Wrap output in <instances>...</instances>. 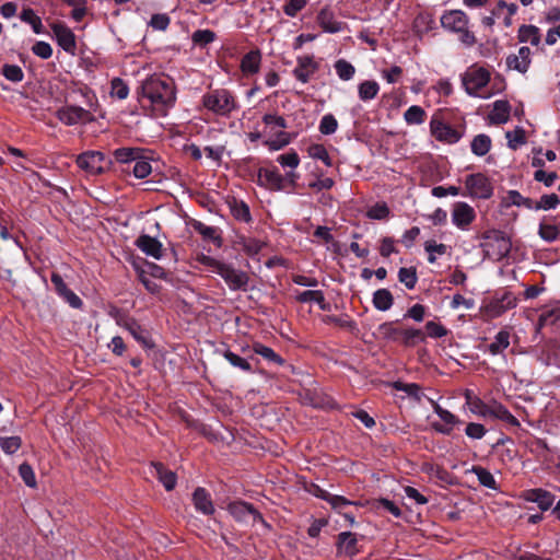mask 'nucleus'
I'll return each instance as SVG.
<instances>
[{
    "label": "nucleus",
    "instance_id": "5",
    "mask_svg": "<svg viewBox=\"0 0 560 560\" xmlns=\"http://www.w3.org/2000/svg\"><path fill=\"white\" fill-rule=\"evenodd\" d=\"M201 103L206 109L219 116H229L237 108L233 93L226 89L208 91L202 95Z\"/></svg>",
    "mask_w": 560,
    "mask_h": 560
},
{
    "label": "nucleus",
    "instance_id": "60",
    "mask_svg": "<svg viewBox=\"0 0 560 560\" xmlns=\"http://www.w3.org/2000/svg\"><path fill=\"white\" fill-rule=\"evenodd\" d=\"M19 475L27 487L35 488L36 477L32 466L27 463H23L19 467Z\"/></svg>",
    "mask_w": 560,
    "mask_h": 560
},
{
    "label": "nucleus",
    "instance_id": "30",
    "mask_svg": "<svg viewBox=\"0 0 560 560\" xmlns=\"http://www.w3.org/2000/svg\"><path fill=\"white\" fill-rule=\"evenodd\" d=\"M252 349L255 354L262 357L269 363L279 366L285 363V360L281 355L275 352L270 347H267L260 342H254Z\"/></svg>",
    "mask_w": 560,
    "mask_h": 560
},
{
    "label": "nucleus",
    "instance_id": "25",
    "mask_svg": "<svg viewBox=\"0 0 560 560\" xmlns=\"http://www.w3.org/2000/svg\"><path fill=\"white\" fill-rule=\"evenodd\" d=\"M511 105L505 100H498L493 103V109L489 114V119L493 125L505 124L510 118Z\"/></svg>",
    "mask_w": 560,
    "mask_h": 560
},
{
    "label": "nucleus",
    "instance_id": "17",
    "mask_svg": "<svg viewBox=\"0 0 560 560\" xmlns=\"http://www.w3.org/2000/svg\"><path fill=\"white\" fill-rule=\"evenodd\" d=\"M58 45L68 54L74 55L77 42L74 33L63 23H55L51 25Z\"/></svg>",
    "mask_w": 560,
    "mask_h": 560
},
{
    "label": "nucleus",
    "instance_id": "9",
    "mask_svg": "<svg viewBox=\"0 0 560 560\" xmlns=\"http://www.w3.org/2000/svg\"><path fill=\"white\" fill-rule=\"evenodd\" d=\"M465 187L470 198L490 199L493 186L490 178L482 173L469 174L465 178Z\"/></svg>",
    "mask_w": 560,
    "mask_h": 560
},
{
    "label": "nucleus",
    "instance_id": "28",
    "mask_svg": "<svg viewBox=\"0 0 560 560\" xmlns=\"http://www.w3.org/2000/svg\"><path fill=\"white\" fill-rule=\"evenodd\" d=\"M425 334L421 329L417 328H401L400 330V342L407 348L415 347L419 342L425 341Z\"/></svg>",
    "mask_w": 560,
    "mask_h": 560
},
{
    "label": "nucleus",
    "instance_id": "61",
    "mask_svg": "<svg viewBox=\"0 0 560 560\" xmlns=\"http://www.w3.org/2000/svg\"><path fill=\"white\" fill-rule=\"evenodd\" d=\"M375 508L378 509V510H384L388 513H390L393 516L395 517H400L401 516V510L399 509L398 505L395 504V502H393L392 500L389 499H386V498H380L375 501Z\"/></svg>",
    "mask_w": 560,
    "mask_h": 560
},
{
    "label": "nucleus",
    "instance_id": "58",
    "mask_svg": "<svg viewBox=\"0 0 560 560\" xmlns=\"http://www.w3.org/2000/svg\"><path fill=\"white\" fill-rule=\"evenodd\" d=\"M389 208L385 202H376L374 206L369 208L366 215L373 220H383L388 218Z\"/></svg>",
    "mask_w": 560,
    "mask_h": 560
},
{
    "label": "nucleus",
    "instance_id": "39",
    "mask_svg": "<svg viewBox=\"0 0 560 560\" xmlns=\"http://www.w3.org/2000/svg\"><path fill=\"white\" fill-rule=\"evenodd\" d=\"M510 346V334L506 330H500L494 340L488 346L491 354L497 355L502 353Z\"/></svg>",
    "mask_w": 560,
    "mask_h": 560
},
{
    "label": "nucleus",
    "instance_id": "1",
    "mask_svg": "<svg viewBox=\"0 0 560 560\" xmlns=\"http://www.w3.org/2000/svg\"><path fill=\"white\" fill-rule=\"evenodd\" d=\"M143 148L122 147L114 150L113 160L106 161L101 151H86L78 155V166L91 175H98L106 170H114L121 176L133 175L143 179L152 172V166Z\"/></svg>",
    "mask_w": 560,
    "mask_h": 560
},
{
    "label": "nucleus",
    "instance_id": "43",
    "mask_svg": "<svg viewBox=\"0 0 560 560\" xmlns=\"http://www.w3.org/2000/svg\"><path fill=\"white\" fill-rule=\"evenodd\" d=\"M194 229L198 232L205 240L212 241L218 246H221L222 240L217 233V229L214 226L206 225L200 221H196L194 223Z\"/></svg>",
    "mask_w": 560,
    "mask_h": 560
},
{
    "label": "nucleus",
    "instance_id": "55",
    "mask_svg": "<svg viewBox=\"0 0 560 560\" xmlns=\"http://www.w3.org/2000/svg\"><path fill=\"white\" fill-rule=\"evenodd\" d=\"M338 128V121L332 114H326L322 117L319 122V131L323 135H332Z\"/></svg>",
    "mask_w": 560,
    "mask_h": 560
},
{
    "label": "nucleus",
    "instance_id": "20",
    "mask_svg": "<svg viewBox=\"0 0 560 560\" xmlns=\"http://www.w3.org/2000/svg\"><path fill=\"white\" fill-rule=\"evenodd\" d=\"M441 24L444 28L456 33L463 31L464 26H468V16L462 10L447 11L441 16Z\"/></svg>",
    "mask_w": 560,
    "mask_h": 560
},
{
    "label": "nucleus",
    "instance_id": "46",
    "mask_svg": "<svg viewBox=\"0 0 560 560\" xmlns=\"http://www.w3.org/2000/svg\"><path fill=\"white\" fill-rule=\"evenodd\" d=\"M307 153L311 158L315 160H320L326 166L330 167L332 165L331 158L327 151V149L319 143L311 144L307 149Z\"/></svg>",
    "mask_w": 560,
    "mask_h": 560
},
{
    "label": "nucleus",
    "instance_id": "51",
    "mask_svg": "<svg viewBox=\"0 0 560 560\" xmlns=\"http://www.w3.org/2000/svg\"><path fill=\"white\" fill-rule=\"evenodd\" d=\"M398 280L404 283L407 289L412 290L418 282L416 268H400L398 271Z\"/></svg>",
    "mask_w": 560,
    "mask_h": 560
},
{
    "label": "nucleus",
    "instance_id": "10",
    "mask_svg": "<svg viewBox=\"0 0 560 560\" xmlns=\"http://www.w3.org/2000/svg\"><path fill=\"white\" fill-rule=\"evenodd\" d=\"M57 118L66 126L77 124H90L95 120L93 114L83 107L75 105H66L57 110Z\"/></svg>",
    "mask_w": 560,
    "mask_h": 560
},
{
    "label": "nucleus",
    "instance_id": "18",
    "mask_svg": "<svg viewBox=\"0 0 560 560\" xmlns=\"http://www.w3.org/2000/svg\"><path fill=\"white\" fill-rule=\"evenodd\" d=\"M522 498L527 502L536 503L541 511H548L552 506L556 495L545 489L534 488L525 490Z\"/></svg>",
    "mask_w": 560,
    "mask_h": 560
},
{
    "label": "nucleus",
    "instance_id": "48",
    "mask_svg": "<svg viewBox=\"0 0 560 560\" xmlns=\"http://www.w3.org/2000/svg\"><path fill=\"white\" fill-rule=\"evenodd\" d=\"M316 179L308 183V188L314 191L329 190L334 187L335 180L330 177H324L323 171H316Z\"/></svg>",
    "mask_w": 560,
    "mask_h": 560
},
{
    "label": "nucleus",
    "instance_id": "4",
    "mask_svg": "<svg viewBox=\"0 0 560 560\" xmlns=\"http://www.w3.org/2000/svg\"><path fill=\"white\" fill-rule=\"evenodd\" d=\"M481 238L483 242L480 244L485 257L493 260H501L505 258L511 249L512 243L505 232L501 230H487L482 233Z\"/></svg>",
    "mask_w": 560,
    "mask_h": 560
},
{
    "label": "nucleus",
    "instance_id": "19",
    "mask_svg": "<svg viewBox=\"0 0 560 560\" xmlns=\"http://www.w3.org/2000/svg\"><path fill=\"white\" fill-rule=\"evenodd\" d=\"M318 63L313 56H301L296 59V67L293 69V75L302 83H307L311 77L317 71Z\"/></svg>",
    "mask_w": 560,
    "mask_h": 560
},
{
    "label": "nucleus",
    "instance_id": "14",
    "mask_svg": "<svg viewBox=\"0 0 560 560\" xmlns=\"http://www.w3.org/2000/svg\"><path fill=\"white\" fill-rule=\"evenodd\" d=\"M50 281L54 284L56 293L66 303H68L72 308L81 310L83 306V301L79 295H77L72 290L68 288L62 277L52 272L50 276Z\"/></svg>",
    "mask_w": 560,
    "mask_h": 560
},
{
    "label": "nucleus",
    "instance_id": "63",
    "mask_svg": "<svg viewBox=\"0 0 560 560\" xmlns=\"http://www.w3.org/2000/svg\"><path fill=\"white\" fill-rule=\"evenodd\" d=\"M306 0H289L283 5V12L290 18H295L298 13L306 7Z\"/></svg>",
    "mask_w": 560,
    "mask_h": 560
},
{
    "label": "nucleus",
    "instance_id": "12",
    "mask_svg": "<svg viewBox=\"0 0 560 560\" xmlns=\"http://www.w3.org/2000/svg\"><path fill=\"white\" fill-rule=\"evenodd\" d=\"M427 399L429 400V402L431 404L432 408H433V411L440 417V419L444 422L443 423H440V422H433L432 423V428L434 429V431L439 432V433H442V434H451L452 430H453V427L455 424H458L460 423V420L454 415L452 413L451 411H448L447 409H444L442 408L435 400H433L432 398H429L427 397Z\"/></svg>",
    "mask_w": 560,
    "mask_h": 560
},
{
    "label": "nucleus",
    "instance_id": "13",
    "mask_svg": "<svg viewBox=\"0 0 560 560\" xmlns=\"http://www.w3.org/2000/svg\"><path fill=\"white\" fill-rule=\"evenodd\" d=\"M257 184L269 190H284L282 174L277 166L260 167L257 174Z\"/></svg>",
    "mask_w": 560,
    "mask_h": 560
},
{
    "label": "nucleus",
    "instance_id": "23",
    "mask_svg": "<svg viewBox=\"0 0 560 560\" xmlns=\"http://www.w3.org/2000/svg\"><path fill=\"white\" fill-rule=\"evenodd\" d=\"M530 49L527 46H522L518 49V55H510L506 58V65L510 69L525 73L530 66Z\"/></svg>",
    "mask_w": 560,
    "mask_h": 560
},
{
    "label": "nucleus",
    "instance_id": "36",
    "mask_svg": "<svg viewBox=\"0 0 560 560\" xmlns=\"http://www.w3.org/2000/svg\"><path fill=\"white\" fill-rule=\"evenodd\" d=\"M491 138L486 133H479L474 137L470 149L471 152L477 156L486 155L491 149Z\"/></svg>",
    "mask_w": 560,
    "mask_h": 560
},
{
    "label": "nucleus",
    "instance_id": "26",
    "mask_svg": "<svg viewBox=\"0 0 560 560\" xmlns=\"http://www.w3.org/2000/svg\"><path fill=\"white\" fill-rule=\"evenodd\" d=\"M154 475L164 486L166 491H172L176 486V474L167 469L162 463H152Z\"/></svg>",
    "mask_w": 560,
    "mask_h": 560
},
{
    "label": "nucleus",
    "instance_id": "2",
    "mask_svg": "<svg viewBox=\"0 0 560 560\" xmlns=\"http://www.w3.org/2000/svg\"><path fill=\"white\" fill-rule=\"evenodd\" d=\"M138 94L143 106L147 102L156 116H165L176 102L175 82L170 77L154 74L142 82Z\"/></svg>",
    "mask_w": 560,
    "mask_h": 560
},
{
    "label": "nucleus",
    "instance_id": "62",
    "mask_svg": "<svg viewBox=\"0 0 560 560\" xmlns=\"http://www.w3.org/2000/svg\"><path fill=\"white\" fill-rule=\"evenodd\" d=\"M295 300L300 303H308V302H323V291L320 290H307L300 292Z\"/></svg>",
    "mask_w": 560,
    "mask_h": 560
},
{
    "label": "nucleus",
    "instance_id": "47",
    "mask_svg": "<svg viewBox=\"0 0 560 560\" xmlns=\"http://www.w3.org/2000/svg\"><path fill=\"white\" fill-rule=\"evenodd\" d=\"M21 20L27 24H30L33 28V32L35 34H42L43 33V23L39 16L36 15L33 9L27 8L23 9L21 12Z\"/></svg>",
    "mask_w": 560,
    "mask_h": 560
},
{
    "label": "nucleus",
    "instance_id": "16",
    "mask_svg": "<svg viewBox=\"0 0 560 560\" xmlns=\"http://www.w3.org/2000/svg\"><path fill=\"white\" fill-rule=\"evenodd\" d=\"M476 212L471 206L466 202H456L452 211V222L459 230L466 231L475 221Z\"/></svg>",
    "mask_w": 560,
    "mask_h": 560
},
{
    "label": "nucleus",
    "instance_id": "37",
    "mask_svg": "<svg viewBox=\"0 0 560 560\" xmlns=\"http://www.w3.org/2000/svg\"><path fill=\"white\" fill-rule=\"evenodd\" d=\"M323 322L325 324H332L340 328L347 329L350 332H354L358 330L357 323L347 314L342 316H336V315H326L323 318Z\"/></svg>",
    "mask_w": 560,
    "mask_h": 560
},
{
    "label": "nucleus",
    "instance_id": "49",
    "mask_svg": "<svg viewBox=\"0 0 560 560\" xmlns=\"http://www.w3.org/2000/svg\"><path fill=\"white\" fill-rule=\"evenodd\" d=\"M334 67H335V70H336L338 77L342 81L351 80L355 73V68L353 67V65H351L349 61H347L345 59H338L335 62Z\"/></svg>",
    "mask_w": 560,
    "mask_h": 560
},
{
    "label": "nucleus",
    "instance_id": "64",
    "mask_svg": "<svg viewBox=\"0 0 560 560\" xmlns=\"http://www.w3.org/2000/svg\"><path fill=\"white\" fill-rule=\"evenodd\" d=\"M32 51L35 56L42 59H49L52 56V48L50 44L43 40L36 42L32 47Z\"/></svg>",
    "mask_w": 560,
    "mask_h": 560
},
{
    "label": "nucleus",
    "instance_id": "11",
    "mask_svg": "<svg viewBox=\"0 0 560 560\" xmlns=\"http://www.w3.org/2000/svg\"><path fill=\"white\" fill-rule=\"evenodd\" d=\"M219 270L218 275L225 281L230 290H247L249 277L245 271L235 269L232 265L225 262Z\"/></svg>",
    "mask_w": 560,
    "mask_h": 560
},
{
    "label": "nucleus",
    "instance_id": "8",
    "mask_svg": "<svg viewBox=\"0 0 560 560\" xmlns=\"http://www.w3.org/2000/svg\"><path fill=\"white\" fill-rule=\"evenodd\" d=\"M490 81V72L476 65L469 67L466 72L462 75V83L467 92L471 96L479 95L478 92L483 89Z\"/></svg>",
    "mask_w": 560,
    "mask_h": 560
},
{
    "label": "nucleus",
    "instance_id": "57",
    "mask_svg": "<svg viewBox=\"0 0 560 560\" xmlns=\"http://www.w3.org/2000/svg\"><path fill=\"white\" fill-rule=\"evenodd\" d=\"M2 74L4 78L12 82H21L24 79V72L20 66L4 65L2 67Z\"/></svg>",
    "mask_w": 560,
    "mask_h": 560
},
{
    "label": "nucleus",
    "instance_id": "53",
    "mask_svg": "<svg viewBox=\"0 0 560 560\" xmlns=\"http://www.w3.org/2000/svg\"><path fill=\"white\" fill-rule=\"evenodd\" d=\"M424 250L429 254L428 261L430 264H434L436 261L434 254L445 255L447 252V246L443 243L438 244L434 241H427L424 243Z\"/></svg>",
    "mask_w": 560,
    "mask_h": 560
},
{
    "label": "nucleus",
    "instance_id": "24",
    "mask_svg": "<svg viewBox=\"0 0 560 560\" xmlns=\"http://www.w3.org/2000/svg\"><path fill=\"white\" fill-rule=\"evenodd\" d=\"M192 502L195 509L205 514L211 515L214 513V505L211 500L210 493L201 487H198L192 493Z\"/></svg>",
    "mask_w": 560,
    "mask_h": 560
},
{
    "label": "nucleus",
    "instance_id": "3",
    "mask_svg": "<svg viewBox=\"0 0 560 560\" xmlns=\"http://www.w3.org/2000/svg\"><path fill=\"white\" fill-rule=\"evenodd\" d=\"M108 315L119 327L126 329L143 349L151 350L155 347L149 329L142 326L138 319L130 316L126 311L112 306L108 311Z\"/></svg>",
    "mask_w": 560,
    "mask_h": 560
},
{
    "label": "nucleus",
    "instance_id": "32",
    "mask_svg": "<svg viewBox=\"0 0 560 560\" xmlns=\"http://www.w3.org/2000/svg\"><path fill=\"white\" fill-rule=\"evenodd\" d=\"M317 19L320 27L327 33H338L342 30L343 23L336 21L332 13L326 9L320 10Z\"/></svg>",
    "mask_w": 560,
    "mask_h": 560
},
{
    "label": "nucleus",
    "instance_id": "52",
    "mask_svg": "<svg viewBox=\"0 0 560 560\" xmlns=\"http://www.w3.org/2000/svg\"><path fill=\"white\" fill-rule=\"evenodd\" d=\"M560 205V198L557 194H546L540 197L537 201L536 211L538 210H552L556 209Z\"/></svg>",
    "mask_w": 560,
    "mask_h": 560
},
{
    "label": "nucleus",
    "instance_id": "33",
    "mask_svg": "<svg viewBox=\"0 0 560 560\" xmlns=\"http://www.w3.org/2000/svg\"><path fill=\"white\" fill-rule=\"evenodd\" d=\"M373 306L382 312L388 311L394 304V296L388 289H378L373 293Z\"/></svg>",
    "mask_w": 560,
    "mask_h": 560
},
{
    "label": "nucleus",
    "instance_id": "50",
    "mask_svg": "<svg viewBox=\"0 0 560 560\" xmlns=\"http://www.w3.org/2000/svg\"><path fill=\"white\" fill-rule=\"evenodd\" d=\"M215 37V33L211 30H197L192 33L191 40L196 46L206 47L214 42Z\"/></svg>",
    "mask_w": 560,
    "mask_h": 560
},
{
    "label": "nucleus",
    "instance_id": "35",
    "mask_svg": "<svg viewBox=\"0 0 560 560\" xmlns=\"http://www.w3.org/2000/svg\"><path fill=\"white\" fill-rule=\"evenodd\" d=\"M488 417L500 419L513 427L520 425V421L516 419V417H514L502 404H494L493 406H490V412Z\"/></svg>",
    "mask_w": 560,
    "mask_h": 560
},
{
    "label": "nucleus",
    "instance_id": "34",
    "mask_svg": "<svg viewBox=\"0 0 560 560\" xmlns=\"http://www.w3.org/2000/svg\"><path fill=\"white\" fill-rule=\"evenodd\" d=\"M400 330L398 327V320L385 322L377 327L378 335L387 340L398 342L400 340Z\"/></svg>",
    "mask_w": 560,
    "mask_h": 560
},
{
    "label": "nucleus",
    "instance_id": "40",
    "mask_svg": "<svg viewBox=\"0 0 560 560\" xmlns=\"http://www.w3.org/2000/svg\"><path fill=\"white\" fill-rule=\"evenodd\" d=\"M471 471L477 476L478 481L481 486L492 489V490L499 489V486H498L493 475L485 467L472 466Z\"/></svg>",
    "mask_w": 560,
    "mask_h": 560
},
{
    "label": "nucleus",
    "instance_id": "44",
    "mask_svg": "<svg viewBox=\"0 0 560 560\" xmlns=\"http://www.w3.org/2000/svg\"><path fill=\"white\" fill-rule=\"evenodd\" d=\"M394 388L396 390L406 393L409 397H412L417 401H421L422 397H425L421 386L417 383L395 382Z\"/></svg>",
    "mask_w": 560,
    "mask_h": 560
},
{
    "label": "nucleus",
    "instance_id": "42",
    "mask_svg": "<svg viewBox=\"0 0 560 560\" xmlns=\"http://www.w3.org/2000/svg\"><path fill=\"white\" fill-rule=\"evenodd\" d=\"M231 213L234 217V219L241 222L248 223L252 221L249 207L243 200H233V202L231 203Z\"/></svg>",
    "mask_w": 560,
    "mask_h": 560
},
{
    "label": "nucleus",
    "instance_id": "38",
    "mask_svg": "<svg viewBox=\"0 0 560 560\" xmlns=\"http://www.w3.org/2000/svg\"><path fill=\"white\" fill-rule=\"evenodd\" d=\"M380 91V84L374 80H365L358 86L359 98L363 102L373 100Z\"/></svg>",
    "mask_w": 560,
    "mask_h": 560
},
{
    "label": "nucleus",
    "instance_id": "59",
    "mask_svg": "<svg viewBox=\"0 0 560 560\" xmlns=\"http://www.w3.org/2000/svg\"><path fill=\"white\" fill-rule=\"evenodd\" d=\"M238 243L242 245L244 252L250 256L258 254L264 247L262 242L253 237H242Z\"/></svg>",
    "mask_w": 560,
    "mask_h": 560
},
{
    "label": "nucleus",
    "instance_id": "15",
    "mask_svg": "<svg viewBox=\"0 0 560 560\" xmlns=\"http://www.w3.org/2000/svg\"><path fill=\"white\" fill-rule=\"evenodd\" d=\"M335 545L338 556L353 558L360 552L358 535L352 532L339 533Z\"/></svg>",
    "mask_w": 560,
    "mask_h": 560
},
{
    "label": "nucleus",
    "instance_id": "7",
    "mask_svg": "<svg viewBox=\"0 0 560 560\" xmlns=\"http://www.w3.org/2000/svg\"><path fill=\"white\" fill-rule=\"evenodd\" d=\"M228 511L236 522L252 525L261 523L265 526H269L261 513L252 503L234 501L228 505Z\"/></svg>",
    "mask_w": 560,
    "mask_h": 560
},
{
    "label": "nucleus",
    "instance_id": "29",
    "mask_svg": "<svg viewBox=\"0 0 560 560\" xmlns=\"http://www.w3.org/2000/svg\"><path fill=\"white\" fill-rule=\"evenodd\" d=\"M466 404L469 410L478 416L488 417L490 406L485 404L478 396L474 395L471 390L467 389L464 394Z\"/></svg>",
    "mask_w": 560,
    "mask_h": 560
},
{
    "label": "nucleus",
    "instance_id": "31",
    "mask_svg": "<svg viewBox=\"0 0 560 560\" xmlns=\"http://www.w3.org/2000/svg\"><path fill=\"white\" fill-rule=\"evenodd\" d=\"M540 36V30L535 25L523 24L518 28L517 38L521 43H530L533 46H538Z\"/></svg>",
    "mask_w": 560,
    "mask_h": 560
},
{
    "label": "nucleus",
    "instance_id": "27",
    "mask_svg": "<svg viewBox=\"0 0 560 560\" xmlns=\"http://www.w3.org/2000/svg\"><path fill=\"white\" fill-rule=\"evenodd\" d=\"M261 55L259 50H250L241 60V70L245 75L255 74L259 71Z\"/></svg>",
    "mask_w": 560,
    "mask_h": 560
},
{
    "label": "nucleus",
    "instance_id": "54",
    "mask_svg": "<svg viewBox=\"0 0 560 560\" xmlns=\"http://www.w3.org/2000/svg\"><path fill=\"white\" fill-rule=\"evenodd\" d=\"M22 445V440L18 435L2 438L0 441L1 450L8 454L12 455L19 451Z\"/></svg>",
    "mask_w": 560,
    "mask_h": 560
},
{
    "label": "nucleus",
    "instance_id": "41",
    "mask_svg": "<svg viewBox=\"0 0 560 560\" xmlns=\"http://www.w3.org/2000/svg\"><path fill=\"white\" fill-rule=\"evenodd\" d=\"M224 359L235 369H238L245 373H253L254 370L247 359L240 357L231 350L223 352Z\"/></svg>",
    "mask_w": 560,
    "mask_h": 560
},
{
    "label": "nucleus",
    "instance_id": "21",
    "mask_svg": "<svg viewBox=\"0 0 560 560\" xmlns=\"http://www.w3.org/2000/svg\"><path fill=\"white\" fill-rule=\"evenodd\" d=\"M135 245L145 255L155 259H161L163 256L162 243L148 234H141L135 242Z\"/></svg>",
    "mask_w": 560,
    "mask_h": 560
},
{
    "label": "nucleus",
    "instance_id": "56",
    "mask_svg": "<svg viewBox=\"0 0 560 560\" xmlns=\"http://www.w3.org/2000/svg\"><path fill=\"white\" fill-rule=\"evenodd\" d=\"M110 94L118 100H125L129 94V88L122 79L114 78L110 83Z\"/></svg>",
    "mask_w": 560,
    "mask_h": 560
},
{
    "label": "nucleus",
    "instance_id": "6",
    "mask_svg": "<svg viewBox=\"0 0 560 560\" xmlns=\"http://www.w3.org/2000/svg\"><path fill=\"white\" fill-rule=\"evenodd\" d=\"M430 132L440 142L456 143L463 133L450 125V112L439 110L430 120Z\"/></svg>",
    "mask_w": 560,
    "mask_h": 560
},
{
    "label": "nucleus",
    "instance_id": "22",
    "mask_svg": "<svg viewBox=\"0 0 560 560\" xmlns=\"http://www.w3.org/2000/svg\"><path fill=\"white\" fill-rule=\"evenodd\" d=\"M537 233L542 241L553 243L560 238V222H556L555 217L547 221V217H545L538 225Z\"/></svg>",
    "mask_w": 560,
    "mask_h": 560
},
{
    "label": "nucleus",
    "instance_id": "45",
    "mask_svg": "<svg viewBox=\"0 0 560 560\" xmlns=\"http://www.w3.org/2000/svg\"><path fill=\"white\" fill-rule=\"evenodd\" d=\"M425 110L418 105L410 106L404 114V118L408 125H420L425 120Z\"/></svg>",
    "mask_w": 560,
    "mask_h": 560
}]
</instances>
